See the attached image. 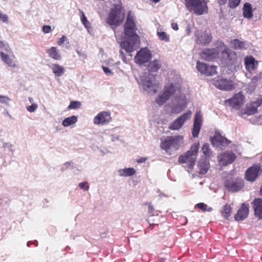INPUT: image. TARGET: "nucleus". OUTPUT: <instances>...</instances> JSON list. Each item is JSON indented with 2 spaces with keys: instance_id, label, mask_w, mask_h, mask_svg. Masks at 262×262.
I'll return each mask as SVG.
<instances>
[{
  "instance_id": "nucleus-47",
  "label": "nucleus",
  "mask_w": 262,
  "mask_h": 262,
  "mask_svg": "<svg viewBox=\"0 0 262 262\" xmlns=\"http://www.w3.org/2000/svg\"><path fill=\"white\" fill-rule=\"evenodd\" d=\"M72 164H73V163L71 162H66L65 163H64L63 164V165L62 166V167L61 168V171H64L67 169L72 168V167H73Z\"/></svg>"
},
{
  "instance_id": "nucleus-36",
  "label": "nucleus",
  "mask_w": 262,
  "mask_h": 262,
  "mask_svg": "<svg viewBox=\"0 0 262 262\" xmlns=\"http://www.w3.org/2000/svg\"><path fill=\"white\" fill-rule=\"evenodd\" d=\"M157 35L159 39L162 41L165 42H168L169 41V36L165 32L162 31L160 27L157 28Z\"/></svg>"
},
{
  "instance_id": "nucleus-31",
  "label": "nucleus",
  "mask_w": 262,
  "mask_h": 262,
  "mask_svg": "<svg viewBox=\"0 0 262 262\" xmlns=\"http://www.w3.org/2000/svg\"><path fill=\"white\" fill-rule=\"evenodd\" d=\"M118 174L120 177H130L136 173V170L132 167L119 169L118 170Z\"/></svg>"
},
{
  "instance_id": "nucleus-59",
  "label": "nucleus",
  "mask_w": 262,
  "mask_h": 262,
  "mask_svg": "<svg viewBox=\"0 0 262 262\" xmlns=\"http://www.w3.org/2000/svg\"><path fill=\"white\" fill-rule=\"evenodd\" d=\"M220 5H223L226 4L227 0H217Z\"/></svg>"
},
{
  "instance_id": "nucleus-44",
  "label": "nucleus",
  "mask_w": 262,
  "mask_h": 262,
  "mask_svg": "<svg viewBox=\"0 0 262 262\" xmlns=\"http://www.w3.org/2000/svg\"><path fill=\"white\" fill-rule=\"evenodd\" d=\"M145 205L148 204V213L150 216H154L156 215H158V211H155L153 206L150 203H146Z\"/></svg>"
},
{
  "instance_id": "nucleus-30",
  "label": "nucleus",
  "mask_w": 262,
  "mask_h": 262,
  "mask_svg": "<svg viewBox=\"0 0 262 262\" xmlns=\"http://www.w3.org/2000/svg\"><path fill=\"white\" fill-rule=\"evenodd\" d=\"M231 44L233 48L235 49H246L247 48L246 41H241L238 39H235L231 41Z\"/></svg>"
},
{
  "instance_id": "nucleus-35",
  "label": "nucleus",
  "mask_w": 262,
  "mask_h": 262,
  "mask_svg": "<svg viewBox=\"0 0 262 262\" xmlns=\"http://www.w3.org/2000/svg\"><path fill=\"white\" fill-rule=\"evenodd\" d=\"M258 107V106H256L255 103L252 102L250 103L249 105L246 107L245 112L242 114L247 115H253L257 112Z\"/></svg>"
},
{
  "instance_id": "nucleus-61",
  "label": "nucleus",
  "mask_w": 262,
  "mask_h": 262,
  "mask_svg": "<svg viewBox=\"0 0 262 262\" xmlns=\"http://www.w3.org/2000/svg\"><path fill=\"white\" fill-rule=\"evenodd\" d=\"M212 210H213V208L212 207H208V206H207L205 211L211 212Z\"/></svg>"
},
{
  "instance_id": "nucleus-60",
  "label": "nucleus",
  "mask_w": 262,
  "mask_h": 262,
  "mask_svg": "<svg viewBox=\"0 0 262 262\" xmlns=\"http://www.w3.org/2000/svg\"><path fill=\"white\" fill-rule=\"evenodd\" d=\"M119 139V136H112V141H115L116 140H118Z\"/></svg>"
},
{
  "instance_id": "nucleus-23",
  "label": "nucleus",
  "mask_w": 262,
  "mask_h": 262,
  "mask_svg": "<svg viewBox=\"0 0 262 262\" xmlns=\"http://www.w3.org/2000/svg\"><path fill=\"white\" fill-rule=\"evenodd\" d=\"M219 51L215 49L204 50L201 54V57L206 60L210 61L216 58L219 55Z\"/></svg>"
},
{
  "instance_id": "nucleus-3",
  "label": "nucleus",
  "mask_w": 262,
  "mask_h": 262,
  "mask_svg": "<svg viewBox=\"0 0 262 262\" xmlns=\"http://www.w3.org/2000/svg\"><path fill=\"white\" fill-rule=\"evenodd\" d=\"M125 13L120 1L113 5L106 18V23L111 26H119L123 21Z\"/></svg>"
},
{
  "instance_id": "nucleus-49",
  "label": "nucleus",
  "mask_w": 262,
  "mask_h": 262,
  "mask_svg": "<svg viewBox=\"0 0 262 262\" xmlns=\"http://www.w3.org/2000/svg\"><path fill=\"white\" fill-rule=\"evenodd\" d=\"M196 207L203 211H206L207 205L204 203H199L196 205Z\"/></svg>"
},
{
  "instance_id": "nucleus-10",
  "label": "nucleus",
  "mask_w": 262,
  "mask_h": 262,
  "mask_svg": "<svg viewBox=\"0 0 262 262\" xmlns=\"http://www.w3.org/2000/svg\"><path fill=\"white\" fill-rule=\"evenodd\" d=\"M225 187L229 191L235 192L239 191L244 186V183L241 179H230L224 182Z\"/></svg>"
},
{
  "instance_id": "nucleus-25",
  "label": "nucleus",
  "mask_w": 262,
  "mask_h": 262,
  "mask_svg": "<svg viewBox=\"0 0 262 262\" xmlns=\"http://www.w3.org/2000/svg\"><path fill=\"white\" fill-rule=\"evenodd\" d=\"M245 62L246 69L250 72L254 70L256 68V65L258 64L257 61L252 56L246 57Z\"/></svg>"
},
{
  "instance_id": "nucleus-45",
  "label": "nucleus",
  "mask_w": 262,
  "mask_h": 262,
  "mask_svg": "<svg viewBox=\"0 0 262 262\" xmlns=\"http://www.w3.org/2000/svg\"><path fill=\"white\" fill-rule=\"evenodd\" d=\"M78 187L83 191H88L89 189V185L87 182H81L78 184Z\"/></svg>"
},
{
  "instance_id": "nucleus-18",
  "label": "nucleus",
  "mask_w": 262,
  "mask_h": 262,
  "mask_svg": "<svg viewBox=\"0 0 262 262\" xmlns=\"http://www.w3.org/2000/svg\"><path fill=\"white\" fill-rule=\"evenodd\" d=\"M236 158L235 154L231 151L224 152L217 157L219 163L224 166L232 163Z\"/></svg>"
},
{
  "instance_id": "nucleus-56",
  "label": "nucleus",
  "mask_w": 262,
  "mask_h": 262,
  "mask_svg": "<svg viewBox=\"0 0 262 262\" xmlns=\"http://www.w3.org/2000/svg\"><path fill=\"white\" fill-rule=\"evenodd\" d=\"M254 103H256V106H260L262 104V98H258L256 101H253Z\"/></svg>"
},
{
  "instance_id": "nucleus-51",
  "label": "nucleus",
  "mask_w": 262,
  "mask_h": 262,
  "mask_svg": "<svg viewBox=\"0 0 262 262\" xmlns=\"http://www.w3.org/2000/svg\"><path fill=\"white\" fill-rule=\"evenodd\" d=\"M102 69H103L104 73L105 74H106L107 75L110 76V75H113L112 72L111 71V70L108 68L104 67V66H102Z\"/></svg>"
},
{
  "instance_id": "nucleus-62",
  "label": "nucleus",
  "mask_w": 262,
  "mask_h": 262,
  "mask_svg": "<svg viewBox=\"0 0 262 262\" xmlns=\"http://www.w3.org/2000/svg\"><path fill=\"white\" fill-rule=\"evenodd\" d=\"M165 259L164 258H160L159 259V262H165Z\"/></svg>"
},
{
  "instance_id": "nucleus-46",
  "label": "nucleus",
  "mask_w": 262,
  "mask_h": 262,
  "mask_svg": "<svg viewBox=\"0 0 262 262\" xmlns=\"http://www.w3.org/2000/svg\"><path fill=\"white\" fill-rule=\"evenodd\" d=\"M38 105L36 103H32L31 105L27 107V110L30 112H34L37 108Z\"/></svg>"
},
{
  "instance_id": "nucleus-41",
  "label": "nucleus",
  "mask_w": 262,
  "mask_h": 262,
  "mask_svg": "<svg viewBox=\"0 0 262 262\" xmlns=\"http://www.w3.org/2000/svg\"><path fill=\"white\" fill-rule=\"evenodd\" d=\"M201 126L197 125H193L192 129V135L193 137L196 138L198 137Z\"/></svg>"
},
{
  "instance_id": "nucleus-50",
  "label": "nucleus",
  "mask_w": 262,
  "mask_h": 262,
  "mask_svg": "<svg viewBox=\"0 0 262 262\" xmlns=\"http://www.w3.org/2000/svg\"><path fill=\"white\" fill-rule=\"evenodd\" d=\"M0 20H2L3 22H7L8 21V16L6 14L3 13L2 11L0 10Z\"/></svg>"
},
{
  "instance_id": "nucleus-8",
  "label": "nucleus",
  "mask_w": 262,
  "mask_h": 262,
  "mask_svg": "<svg viewBox=\"0 0 262 262\" xmlns=\"http://www.w3.org/2000/svg\"><path fill=\"white\" fill-rule=\"evenodd\" d=\"M185 5L188 10L198 15H203L208 11L205 0H185Z\"/></svg>"
},
{
  "instance_id": "nucleus-42",
  "label": "nucleus",
  "mask_w": 262,
  "mask_h": 262,
  "mask_svg": "<svg viewBox=\"0 0 262 262\" xmlns=\"http://www.w3.org/2000/svg\"><path fill=\"white\" fill-rule=\"evenodd\" d=\"M241 0H229L228 7L234 9L237 7L241 3Z\"/></svg>"
},
{
  "instance_id": "nucleus-11",
  "label": "nucleus",
  "mask_w": 262,
  "mask_h": 262,
  "mask_svg": "<svg viewBox=\"0 0 262 262\" xmlns=\"http://www.w3.org/2000/svg\"><path fill=\"white\" fill-rule=\"evenodd\" d=\"M191 112L190 111L184 113L169 124V129L170 130H179L183 126L185 122L191 118Z\"/></svg>"
},
{
  "instance_id": "nucleus-2",
  "label": "nucleus",
  "mask_w": 262,
  "mask_h": 262,
  "mask_svg": "<svg viewBox=\"0 0 262 262\" xmlns=\"http://www.w3.org/2000/svg\"><path fill=\"white\" fill-rule=\"evenodd\" d=\"M223 50L221 52V56L225 63L230 70H234L236 67H239L241 64V59L237 57L234 51L228 49L227 46L222 42L218 44L217 48Z\"/></svg>"
},
{
  "instance_id": "nucleus-39",
  "label": "nucleus",
  "mask_w": 262,
  "mask_h": 262,
  "mask_svg": "<svg viewBox=\"0 0 262 262\" xmlns=\"http://www.w3.org/2000/svg\"><path fill=\"white\" fill-rule=\"evenodd\" d=\"M81 21L82 23V24L84 25V26L88 29L90 28L91 27V24L90 22L88 20L86 16L85 15L84 13L83 12V11H81Z\"/></svg>"
},
{
  "instance_id": "nucleus-13",
  "label": "nucleus",
  "mask_w": 262,
  "mask_h": 262,
  "mask_svg": "<svg viewBox=\"0 0 262 262\" xmlns=\"http://www.w3.org/2000/svg\"><path fill=\"white\" fill-rule=\"evenodd\" d=\"M186 105L187 102L182 95L176 96L171 104V112L174 114L180 113L186 107Z\"/></svg>"
},
{
  "instance_id": "nucleus-15",
  "label": "nucleus",
  "mask_w": 262,
  "mask_h": 262,
  "mask_svg": "<svg viewBox=\"0 0 262 262\" xmlns=\"http://www.w3.org/2000/svg\"><path fill=\"white\" fill-rule=\"evenodd\" d=\"M151 57L150 51L146 48L141 49L135 57L136 63L141 65L148 62Z\"/></svg>"
},
{
  "instance_id": "nucleus-43",
  "label": "nucleus",
  "mask_w": 262,
  "mask_h": 262,
  "mask_svg": "<svg viewBox=\"0 0 262 262\" xmlns=\"http://www.w3.org/2000/svg\"><path fill=\"white\" fill-rule=\"evenodd\" d=\"M11 99L7 96L0 95V103L8 105Z\"/></svg>"
},
{
  "instance_id": "nucleus-53",
  "label": "nucleus",
  "mask_w": 262,
  "mask_h": 262,
  "mask_svg": "<svg viewBox=\"0 0 262 262\" xmlns=\"http://www.w3.org/2000/svg\"><path fill=\"white\" fill-rule=\"evenodd\" d=\"M67 40V37L65 35H62L57 41V45L58 46L62 45L64 42Z\"/></svg>"
},
{
  "instance_id": "nucleus-5",
  "label": "nucleus",
  "mask_w": 262,
  "mask_h": 262,
  "mask_svg": "<svg viewBox=\"0 0 262 262\" xmlns=\"http://www.w3.org/2000/svg\"><path fill=\"white\" fill-rule=\"evenodd\" d=\"M180 86L178 83H171L164 86L163 92L159 95L156 99V102L159 105L164 104L174 94L180 95Z\"/></svg>"
},
{
  "instance_id": "nucleus-64",
  "label": "nucleus",
  "mask_w": 262,
  "mask_h": 262,
  "mask_svg": "<svg viewBox=\"0 0 262 262\" xmlns=\"http://www.w3.org/2000/svg\"><path fill=\"white\" fill-rule=\"evenodd\" d=\"M259 194L260 195H262V187L260 189Z\"/></svg>"
},
{
  "instance_id": "nucleus-33",
  "label": "nucleus",
  "mask_w": 262,
  "mask_h": 262,
  "mask_svg": "<svg viewBox=\"0 0 262 262\" xmlns=\"http://www.w3.org/2000/svg\"><path fill=\"white\" fill-rule=\"evenodd\" d=\"M78 118L76 116H71L65 118L62 122V125L64 127H68L71 125L76 123L77 122Z\"/></svg>"
},
{
  "instance_id": "nucleus-40",
  "label": "nucleus",
  "mask_w": 262,
  "mask_h": 262,
  "mask_svg": "<svg viewBox=\"0 0 262 262\" xmlns=\"http://www.w3.org/2000/svg\"><path fill=\"white\" fill-rule=\"evenodd\" d=\"M81 103L78 101H72L68 107V110H76L81 106Z\"/></svg>"
},
{
  "instance_id": "nucleus-57",
  "label": "nucleus",
  "mask_w": 262,
  "mask_h": 262,
  "mask_svg": "<svg viewBox=\"0 0 262 262\" xmlns=\"http://www.w3.org/2000/svg\"><path fill=\"white\" fill-rule=\"evenodd\" d=\"M171 27L172 28L175 30V31H177L179 29V27H178V25L177 23H171Z\"/></svg>"
},
{
  "instance_id": "nucleus-26",
  "label": "nucleus",
  "mask_w": 262,
  "mask_h": 262,
  "mask_svg": "<svg viewBox=\"0 0 262 262\" xmlns=\"http://www.w3.org/2000/svg\"><path fill=\"white\" fill-rule=\"evenodd\" d=\"M232 210V208L231 205L226 204L221 208L220 212L224 219L228 220L231 216Z\"/></svg>"
},
{
  "instance_id": "nucleus-52",
  "label": "nucleus",
  "mask_w": 262,
  "mask_h": 262,
  "mask_svg": "<svg viewBox=\"0 0 262 262\" xmlns=\"http://www.w3.org/2000/svg\"><path fill=\"white\" fill-rule=\"evenodd\" d=\"M51 27L49 25H45L42 27V31L45 33H49L51 31Z\"/></svg>"
},
{
  "instance_id": "nucleus-22",
  "label": "nucleus",
  "mask_w": 262,
  "mask_h": 262,
  "mask_svg": "<svg viewBox=\"0 0 262 262\" xmlns=\"http://www.w3.org/2000/svg\"><path fill=\"white\" fill-rule=\"evenodd\" d=\"M249 211V204L243 203L238 209L234 216V219L237 221H242L246 219Z\"/></svg>"
},
{
  "instance_id": "nucleus-7",
  "label": "nucleus",
  "mask_w": 262,
  "mask_h": 262,
  "mask_svg": "<svg viewBox=\"0 0 262 262\" xmlns=\"http://www.w3.org/2000/svg\"><path fill=\"white\" fill-rule=\"evenodd\" d=\"M183 140L182 136H168L165 139H161L160 147L169 155H170V150H178Z\"/></svg>"
},
{
  "instance_id": "nucleus-55",
  "label": "nucleus",
  "mask_w": 262,
  "mask_h": 262,
  "mask_svg": "<svg viewBox=\"0 0 262 262\" xmlns=\"http://www.w3.org/2000/svg\"><path fill=\"white\" fill-rule=\"evenodd\" d=\"M34 245L36 247L38 246V242L37 241H29L28 242L27 245L28 247H30L31 245Z\"/></svg>"
},
{
  "instance_id": "nucleus-6",
  "label": "nucleus",
  "mask_w": 262,
  "mask_h": 262,
  "mask_svg": "<svg viewBox=\"0 0 262 262\" xmlns=\"http://www.w3.org/2000/svg\"><path fill=\"white\" fill-rule=\"evenodd\" d=\"M0 58L4 63L9 67L15 68L17 67L15 61V56L7 42L0 47Z\"/></svg>"
},
{
  "instance_id": "nucleus-19",
  "label": "nucleus",
  "mask_w": 262,
  "mask_h": 262,
  "mask_svg": "<svg viewBox=\"0 0 262 262\" xmlns=\"http://www.w3.org/2000/svg\"><path fill=\"white\" fill-rule=\"evenodd\" d=\"M210 139L213 145L216 147L225 146L230 143L229 140L222 136L218 132H215L214 136Z\"/></svg>"
},
{
  "instance_id": "nucleus-38",
  "label": "nucleus",
  "mask_w": 262,
  "mask_h": 262,
  "mask_svg": "<svg viewBox=\"0 0 262 262\" xmlns=\"http://www.w3.org/2000/svg\"><path fill=\"white\" fill-rule=\"evenodd\" d=\"M203 122L202 115L200 112H196L194 118L193 124L202 126Z\"/></svg>"
},
{
  "instance_id": "nucleus-17",
  "label": "nucleus",
  "mask_w": 262,
  "mask_h": 262,
  "mask_svg": "<svg viewBox=\"0 0 262 262\" xmlns=\"http://www.w3.org/2000/svg\"><path fill=\"white\" fill-rule=\"evenodd\" d=\"M196 69L202 74L206 76H212L216 73V66H209L200 61L197 62Z\"/></svg>"
},
{
  "instance_id": "nucleus-12",
  "label": "nucleus",
  "mask_w": 262,
  "mask_h": 262,
  "mask_svg": "<svg viewBox=\"0 0 262 262\" xmlns=\"http://www.w3.org/2000/svg\"><path fill=\"white\" fill-rule=\"evenodd\" d=\"M225 103L236 110H239L245 103V97L242 92L235 94L231 98L226 100Z\"/></svg>"
},
{
  "instance_id": "nucleus-20",
  "label": "nucleus",
  "mask_w": 262,
  "mask_h": 262,
  "mask_svg": "<svg viewBox=\"0 0 262 262\" xmlns=\"http://www.w3.org/2000/svg\"><path fill=\"white\" fill-rule=\"evenodd\" d=\"M214 85L217 88L224 91H230L233 89V85L231 80L221 78L215 80Z\"/></svg>"
},
{
  "instance_id": "nucleus-4",
  "label": "nucleus",
  "mask_w": 262,
  "mask_h": 262,
  "mask_svg": "<svg viewBox=\"0 0 262 262\" xmlns=\"http://www.w3.org/2000/svg\"><path fill=\"white\" fill-rule=\"evenodd\" d=\"M199 143L192 145L190 150L184 155H181L179 158V162L181 163H186V169L188 172L191 171L195 163L196 156L199 149Z\"/></svg>"
},
{
  "instance_id": "nucleus-14",
  "label": "nucleus",
  "mask_w": 262,
  "mask_h": 262,
  "mask_svg": "<svg viewBox=\"0 0 262 262\" xmlns=\"http://www.w3.org/2000/svg\"><path fill=\"white\" fill-rule=\"evenodd\" d=\"M112 121L111 113L109 111H102L99 113L93 119V123L97 125H104Z\"/></svg>"
},
{
  "instance_id": "nucleus-21",
  "label": "nucleus",
  "mask_w": 262,
  "mask_h": 262,
  "mask_svg": "<svg viewBox=\"0 0 262 262\" xmlns=\"http://www.w3.org/2000/svg\"><path fill=\"white\" fill-rule=\"evenodd\" d=\"M260 173V166L258 165H253L247 170L245 178L248 181L254 182Z\"/></svg>"
},
{
  "instance_id": "nucleus-29",
  "label": "nucleus",
  "mask_w": 262,
  "mask_h": 262,
  "mask_svg": "<svg viewBox=\"0 0 262 262\" xmlns=\"http://www.w3.org/2000/svg\"><path fill=\"white\" fill-rule=\"evenodd\" d=\"M46 53L48 54L49 56L54 60L61 59V55L57 49L55 47H52L49 49H47Z\"/></svg>"
},
{
  "instance_id": "nucleus-37",
  "label": "nucleus",
  "mask_w": 262,
  "mask_h": 262,
  "mask_svg": "<svg viewBox=\"0 0 262 262\" xmlns=\"http://www.w3.org/2000/svg\"><path fill=\"white\" fill-rule=\"evenodd\" d=\"M202 150L206 158H210L211 156L212 151L209 144L207 143L204 144L202 148Z\"/></svg>"
},
{
  "instance_id": "nucleus-9",
  "label": "nucleus",
  "mask_w": 262,
  "mask_h": 262,
  "mask_svg": "<svg viewBox=\"0 0 262 262\" xmlns=\"http://www.w3.org/2000/svg\"><path fill=\"white\" fill-rule=\"evenodd\" d=\"M140 81L143 89L148 93L155 94L157 92L155 75L150 73L144 74L141 76Z\"/></svg>"
},
{
  "instance_id": "nucleus-27",
  "label": "nucleus",
  "mask_w": 262,
  "mask_h": 262,
  "mask_svg": "<svg viewBox=\"0 0 262 262\" xmlns=\"http://www.w3.org/2000/svg\"><path fill=\"white\" fill-rule=\"evenodd\" d=\"M199 173L204 174L207 173L209 168V162L207 159L200 160L198 163Z\"/></svg>"
},
{
  "instance_id": "nucleus-34",
  "label": "nucleus",
  "mask_w": 262,
  "mask_h": 262,
  "mask_svg": "<svg viewBox=\"0 0 262 262\" xmlns=\"http://www.w3.org/2000/svg\"><path fill=\"white\" fill-rule=\"evenodd\" d=\"M161 67V61L159 60H154L149 63L148 66V70L150 72H156Z\"/></svg>"
},
{
  "instance_id": "nucleus-32",
  "label": "nucleus",
  "mask_w": 262,
  "mask_h": 262,
  "mask_svg": "<svg viewBox=\"0 0 262 262\" xmlns=\"http://www.w3.org/2000/svg\"><path fill=\"white\" fill-rule=\"evenodd\" d=\"M53 73L56 76L60 77L64 73V69L61 66L58 64H53L51 67Z\"/></svg>"
},
{
  "instance_id": "nucleus-1",
  "label": "nucleus",
  "mask_w": 262,
  "mask_h": 262,
  "mask_svg": "<svg viewBox=\"0 0 262 262\" xmlns=\"http://www.w3.org/2000/svg\"><path fill=\"white\" fill-rule=\"evenodd\" d=\"M135 20L134 15L131 11H129L124 25V37L121 40L117 39L121 48L120 50V56L126 63L128 62V59L122 50L124 49L127 55L132 57V52L136 50L140 44V37L137 33L138 29Z\"/></svg>"
},
{
  "instance_id": "nucleus-48",
  "label": "nucleus",
  "mask_w": 262,
  "mask_h": 262,
  "mask_svg": "<svg viewBox=\"0 0 262 262\" xmlns=\"http://www.w3.org/2000/svg\"><path fill=\"white\" fill-rule=\"evenodd\" d=\"M76 52L78 54L79 56L82 60H84L86 58V55L83 52H82V50H80L79 49H76Z\"/></svg>"
},
{
  "instance_id": "nucleus-28",
  "label": "nucleus",
  "mask_w": 262,
  "mask_h": 262,
  "mask_svg": "<svg viewBox=\"0 0 262 262\" xmlns=\"http://www.w3.org/2000/svg\"><path fill=\"white\" fill-rule=\"evenodd\" d=\"M253 8L251 5L249 3L244 4L243 8V16L245 18L250 19L253 16Z\"/></svg>"
},
{
  "instance_id": "nucleus-16",
  "label": "nucleus",
  "mask_w": 262,
  "mask_h": 262,
  "mask_svg": "<svg viewBox=\"0 0 262 262\" xmlns=\"http://www.w3.org/2000/svg\"><path fill=\"white\" fill-rule=\"evenodd\" d=\"M196 43L201 45L209 44L212 40V36L210 32L205 31L197 30L195 33Z\"/></svg>"
},
{
  "instance_id": "nucleus-24",
  "label": "nucleus",
  "mask_w": 262,
  "mask_h": 262,
  "mask_svg": "<svg viewBox=\"0 0 262 262\" xmlns=\"http://www.w3.org/2000/svg\"><path fill=\"white\" fill-rule=\"evenodd\" d=\"M254 215L259 219H262V199L261 198H255L251 203Z\"/></svg>"
},
{
  "instance_id": "nucleus-63",
  "label": "nucleus",
  "mask_w": 262,
  "mask_h": 262,
  "mask_svg": "<svg viewBox=\"0 0 262 262\" xmlns=\"http://www.w3.org/2000/svg\"><path fill=\"white\" fill-rule=\"evenodd\" d=\"M6 42L3 41L2 40H0V47H2L3 45H4Z\"/></svg>"
},
{
  "instance_id": "nucleus-54",
  "label": "nucleus",
  "mask_w": 262,
  "mask_h": 262,
  "mask_svg": "<svg viewBox=\"0 0 262 262\" xmlns=\"http://www.w3.org/2000/svg\"><path fill=\"white\" fill-rule=\"evenodd\" d=\"M4 147L5 148H8L9 150L11 152H13V149H12L13 145L11 144L6 143L4 144Z\"/></svg>"
},
{
  "instance_id": "nucleus-58",
  "label": "nucleus",
  "mask_w": 262,
  "mask_h": 262,
  "mask_svg": "<svg viewBox=\"0 0 262 262\" xmlns=\"http://www.w3.org/2000/svg\"><path fill=\"white\" fill-rule=\"evenodd\" d=\"M146 160H147L146 158H144V157L141 158L140 159H138L137 160V162L138 163H142L145 162Z\"/></svg>"
}]
</instances>
